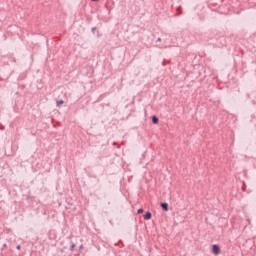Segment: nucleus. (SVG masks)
I'll list each match as a JSON object with an SVG mask.
<instances>
[{"label": "nucleus", "instance_id": "obj_2", "mask_svg": "<svg viewBox=\"0 0 256 256\" xmlns=\"http://www.w3.org/2000/svg\"><path fill=\"white\" fill-rule=\"evenodd\" d=\"M161 207L164 211H169V205L167 203H162Z\"/></svg>", "mask_w": 256, "mask_h": 256}, {"label": "nucleus", "instance_id": "obj_4", "mask_svg": "<svg viewBox=\"0 0 256 256\" xmlns=\"http://www.w3.org/2000/svg\"><path fill=\"white\" fill-rule=\"evenodd\" d=\"M152 123H154V125H157V123H159V118H157L156 116H153Z\"/></svg>", "mask_w": 256, "mask_h": 256}, {"label": "nucleus", "instance_id": "obj_1", "mask_svg": "<svg viewBox=\"0 0 256 256\" xmlns=\"http://www.w3.org/2000/svg\"><path fill=\"white\" fill-rule=\"evenodd\" d=\"M212 253L214 255H219L221 253V248H219V246H217L216 244H214L212 246Z\"/></svg>", "mask_w": 256, "mask_h": 256}, {"label": "nucleus", "instance_id": "obj_7", "mask_svg": "<svg viewBox=\"0 0 256 256\" xmlns=\"http://www.w3.org/2000/svg\"><path fill=\"white\" fill-rule=\"evenodd\" d=\"M18 251L21 249V246H17Z\"/></svg>", "mask_w": 256, "mask_h": 256}, {"label": "nucleus", "instance_id": "obj_8", "mask_svg": "<svg viewBox=\"0 0 256 256\" xmlns=\"http://www.w3.org/2000/svg\"><path fill=\"white\" fill-rule=\"evenodd\" d=\"M158 41H161V38H158Z\"/></svg>", "mask_w": 256, "mask_h": 256}, {"label": "nucleus", "instance_id": "obj_5", "mask_svg": "<svg viewBox=\"0 0 256 256\" xmlns=\"http://www.w3.org/2000/svg\"><path fill=\"white\" fill-rule=\"evenodd\" d=\"M65 102L63 100L57 101L56 104L59 107V105H63Z\"/></svg>", "mask_w": 256, "mask_h": 256}, {"label": "nucleus", "instance_id": "obj_9", "mask_svg": "<svg viewBox=\"0 0 256 256\" xmlns=\"http://www.w3.org/2000/svg\"><path fill=\"white\" fill-rule=\"evenodd\" d=\"M92 1H99V0H92Z\"/></svg>", "mask_w": 256, "mask_h": 256}, {"label": "nucleus", "instance_id": "obj_6", "mask_svg": "<svg viewBox=\"0 0 256 256\" xmlns=\"http://www.w3.org/2000/svg\"><path fill=\"white\" fill-rule=\"evenodd\" d=\"M141 213H143V209L142 208L138 209V215H141Z\"/></svg>", "mask_w": 256, "mask_h": 256}, {"label": "nucleus", "instance_id": "obj_3", "mask_svg": "<svg viewBox=\"0 0 256 256\" xmlns=\"http://www.w3.org/2000/svg\"><path fill=\"white\" fill-rule=\"evenodd\" d=\"M144 219L146 221H149V219H151V212H146L145 216H144Z\"/></svg>", "mask_w": 256, "mask_h": 256}]
</instances>
